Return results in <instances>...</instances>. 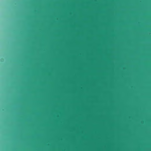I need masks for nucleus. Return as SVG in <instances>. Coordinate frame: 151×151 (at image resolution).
I'll return each mask as SVG.
<instances>
[{"label": "nucleus", "mask_w": 151, "mask_h": 151, "mask_svg": "<svg viewBox=\"0 0 151 151\" xmlns=\"http://www.w3.org/2000/svg\"><path fill=\"white\" fill-rule=\"evenodd\" d=\"M142 47H151V46H142Z\"/></svg>", "instance_id": "nucleus-2"}, {"label": "nucleus", "mask_w": 151, "mask_h": 151, "mask_svg": "<svg viewBox=\"0 0 151 151\" xmlns=\"http://www.w3.org/2000/svg\"><path fill=\"white\" fill-rule=\"evenodd\" d=\"M101 49H151V48H101Z\"/></svg>", "instance_id": "nucleus-1"}]
</instances>
